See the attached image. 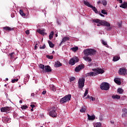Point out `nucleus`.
Instances as JSON below:
<instances>
[{"label": "nucleus", "instance_id": "f257e3e1", "mask_svg": "<svg viewBox=\"0 0 127 127\" xmlns=\"http://www.w3.org/2000/svg\"><path fill=\"white\" fill-rule=\"evenodd\" d=\"M83 53L85 56H84L83 58L85 60V61H87V62H92V59L88 56H93L96 55V53H97V51L93 49H88L85 50L83 51Z\"/></svg>", "mask_w": 127, "mask_h": 127}, {"label": "nucleus", "instance_id": "f03ea898", "mask_svg": "<svg viewBox=\"0 0 127 127\" xmlns=\"http://www.w3.org/2000/svg\"><path fill=\"white\" fill-rule=\"evenodd\" d=\"M93 71H91L89 73H87L85 74L86 77H94L99 75V74H103L105 73V70L102 68H94L92 69Z\"/></svg>", "mask_w": 127, "mask_h": 127}, {"label": "nucleus", "instance_id": "7ed1b4c3", "mask_svg": "<svg viewBox=\"0 0 127 127\" xmlns=\"http://www.w3.org/2000/svg\"><path fill=\"white\" fill-rule=\"evenodd\" d=\"M93 22L95 23H99L101 25H103V26H107V27H111V24L108 22L104 20H101L98 19H93L92 20Z\"/></svg>", "mask_w": 127, "mask_h": 127}, {"label": "nucleus", "instance_id": "20e7f679", "mask_svg": "<svg viewBox=\"0 0 127 127\" xmlns=\"http://www.w3.org/2000/svg\"><path fill=\"white\" fill-rule=\"evenodd\" d=\"M70 100H71V94H67L61 99L60 103V104H65V103L69 102Z\"/></svg>", "mask_w": 127, "mask_h": 127}, {"label": "nucleus", "instance_id": "39448f33", "mask_svg": "<svg viewBox=\"0 0 127 127\" xmlns=\"http://www.w3.org/2000/svg\"><path fill=\"white\" fill-rule=\"evenodd\" d=\"M83 3L85 4V5H86V6H88V7H91L92 9L95 12V13H98V10L97 9V8L96 7L92 5L91 4L89 3V2L87 1H83Z\"/></svg>", "mask_w": 127, "mask_h": 127}, {"label": "nucleus", "instance_id": "423d86ee", "mask_svg": "<svg viewBox=\"0 0 127 127\" xmlns=\"http://www.w3.org/2000/svg\"><path fill=\"white\" fill-rule=\"evenodd\" d=\"M79 62V59L76 56H74L72 58L70 59L69 61V64L71 66L75 65V63Z\"/></svg>", "mask_w": 127, "mask_h": 127}, {"label": "nucleus", "instance_id": "0eeeda50", "mask_svg": "<svg viewBox=\"0 0 127 127\" xmlns=\"http://www.w3.org/2000/svg\"><path fill=\"white\" fill-rule=\"evenodd\" d=\"M119 75H121L122 76H126L127 75V69L126 67H122L119 69L118 72Z\"/></svg>", "mask_w": 127, "mask_h": 127}, {"label": "nucleus", "instance_id": "6e6552de", "mask_svg": "<svg viewBox=\"0 0 127 127\" xmlns=\"http://www.w3.org/2000/svg\"><path fill=\"white\" fill-rule=\"evenodd\" d=\"M100 89H101V90H105V91H107L110 89V85L108 83L103 82L100 85Z\"/></svg>", "mask_w": 127, "mask_h": 127}, {"label": "nucleus", "instance_id": "1a4fd4ad", "mask_svg": "<svg viewBox=\"0 0 127 127\" xmlns=\"http://www.w3.org/2000/svg\"><path fill=\"white\" fill-rule=\"evenodd\" d=\"M85 86V79L82 78H79L78 80V87L82 88Z\"/></svg>", "mask_w": 127, "mask_h": 127}, {"label": "nucleus", "instance_id": "9d476101", "mask_svg": "<svg viewBox=\"0 0 127 127\" xmlns=\"http://www.w3.org/2000/svg\"><path fill=\"white\" fill-rule=\"evenodd\" d=\"M49 116L52 117V118H56L57 117V113H56L55 110L53 109L49 113Z\"/></svg>", "mask_w": 127, "mask_h": 127}, {"label": "nucleus", "instance_id": "9b49d317", "mask_svg": "<svg viewBox=\"0 0 127 127\" xmlns=\"http://www.w3.org/2000/svg\"><path fill=\"white\" fill-rule=\"evenodd\" d=\"M52 71V69H51V67L49 65H46L45 66V68L43 70V72L44 73H46L48 72H51Z\"/></svg>", "mask_w": 127, "mask_h": 127}, {"label": "nucleus", "instance_id": "f8f14e48", "mask_svg": "<svg viewBox=\"0 0 127 127\" xmlns=\"http://www.w3.org/2000/svg\"><path fill=\"white\" fill-rule=\"evenodd\" d=\"M9 111H10V107H2L1 108L2 113H8Z\"/></svg>", "mask_w": 127, "mask_h": 127}, {"label": "nucleus", "instance_id": "ddd939ff", "mask_svg": "<svg viewBox=\"0 0 127 127\" xmlns=\"http://www.w3.org/2000/svg\"><path fill=\"white\" fill-rule=\"evenodd\" d=\"M37 32L40 33V34H41V35H47V33L46 32V30L45 29H39L37 30Z\"/></svg>", "mask_w": 127, "mask_h": 127}, {"label": "nucleus", "instance_id": "4468645a", "mask_svg": "<svg viewBox=\"0 0 127 127\" xmlns=\"http://www.w3.org/2000/svg\"><path fill=\"white\" fill-rule=\"evenodd\" d=\"M70 39V38L68 37H64L62 41H61V43L60 44V46H61V45H62V44H63V43H65V41H68V40H69Z\"/></svg>", "mask_w": 127, "mask_h": 127}, {"label": "nucleus", "instance_id": "2eb2a0df", "mask_svg": "<svg viewBox=\"0 0 127 127\" xmlns=\"http://www.w3.org/2000/svg\"><path fill=\"white\" fill-rule=\"evenodd\" d=\"M84 68V66L83 65H79L78 66H76L75 68V72H79L80 70H82V69Z\"/></svg>", "mask_w": 127, "mask_h": 127}, {"label": "nucleus", "instance_id": "dca6fc26", "mask_svg": "<svg viewBox=\"0 0 127 127\" xmlns=\"http://www.w3.org/2000/svg\"><path fill=\"white\" fill-rule=\"evenodd\" d=\"M123 114H122V117L123 118H126L127 117V109L126 108H124L122 110Z\"/></svg>", "mask_w": 127, "mask_h": 127}, {"label": "nucleus", "instance_id": "f3484780", "mask_svg": "<svg viewBox=\"0 0 127 127\" xmlns=\"http://www.w3.org/2000/svg\"><path fill=\"white\" fill-rule=\"evenodd\" d=\"M2 121L3 123H10L11 119L8 117H3L2 118Z\"/></svg>", "mask_w": 127, "mask_h": 127}, {"label": "nucleus", "instance_id": "a211bd4d", "mask_svg": "<svg viewBox=\"0 0 127 127\" xmlns=\"http://www.w3.org/2000/svg\"><path fill=\"white\" fill-rule=\"evenodd\" d=\"M120 7H122V8H127V2H124L122 4L120 5Z\"/></svg>", "mask_w": 127, "mask_h": 127}, {"label": "nucleus", "instance_id": "6ab92c4d", "mask_svg": "<svg viewBox=\"0 0 127 127\" xmlns=\"http://www.w3.org/2000/svg\"><path fill=\"white\" fill-rule=\"evenodd\" d=\"M55 67H56L57 68H58V67H61V66H62V64H61V63H60V62L57 61V62H56L55 63Z\"/></svg>", "mask_w": 127, "mask_h": 127}, {"label": "nucleus", "instance_id": "aec40b11", "mask_svg": "<svg viewBox=\"0 0 127 127\" xmlns=\"http://www.w3.org/2000/svg\"><path fill=\"white\" fill-rule=\"evenodd\" d=\"M87 117L89 121H94L95 119V116H90V115L88 114Z\"/></svg>", "mask_w": 127, "mask_h": 127}, {"label": "nucleus", "instance_id": "412c9836", "mask_svg": "<svg viewBox=\"0 0 127 127\" xmlns=\"http://www.w3.org/2000/svg\"><path fill=\"white\" fill-rule=\"evenodd\" d=\"M3 28L6 31H10L12 30V28H11L9 27H7V26L4 27Z\"/></svg>", "mask_w": 127, "mask_h": 127}, {"label": "nucleus", "instance_id": "4be33fe9", "mask_svg": "<svg viewBox=\"0 0 127 127\" xmlns=\"http://www.w3.org/2000/svg\"><path fill=\"white\" fill-rule=\"evenodd\" d=\"M112 98L114 99V100H116V99L120 100V99H121V96L119 95H116L112 96Z\"/></svg>", "mask_w": 127, "mask_h": 127}, {"label": "nucleus", "instance_id": "5701e85b", "mask_svg": "<svg viewBox=\"0 0 127 127\" xmlns=\"http://www.w3.org/2000/svg\"><path fill=\"white\" fill-rule=\"evenodd\" d=\"M114 82H115L116 83V84H117L118 85H121V81H120L118 79V78L114 79Z\"/></svg>", "mask_w": 127, "mask_h": 127}, {"label": "nucleus", "instance_id": "b1692460", "mask_svg": "<svg viewBox=\"0 0 127 127\" xmlns=\"http://www.w3.org/2000/svg\"><path fill=\"white\" fill-rule=\"evenodd\" d=\"M118 94H123L124 93V89L122 88H118L117 90Z\"/></svg>", "mask_w": 127, "mask_h": 127}, {"label": "nucleus", "instance_id": "393cba45", "mask_svg": "<svg viewBox=\"0 0 127 127\" xmlns=\"http://www.w3.org/2000/svg\"><path fill=\"white\" fill-rule=\"evenodd\" d=\"M50 88L52 90V91H54V92L56 91V88H55V86H54V85H51L50 86Z\"/></svg>", "mask_w": 127, "mask_h": 127}, {"label": "nucleus", "instance_id": "a878e982", "mask_svg": "<svg viewBox=\"0 0 127 127\" xmlns=\"http://www.w3.org/2000/svg\"><path fill=\"white\" fill-rule=\"evenodd\" d=\"M80 113H85L86 112V107L83 106L80 110Z\"/></svg>", "mask_w": 127, "mask_h": 127}, {"label": "nucleus", "instance_id": "bb28decb", "mask_svg": "<svg viewBox=\"0 0 127 127\" xmlns=\"http://www.w3.org/2000/svg\"><path fill=\"white\" fill-rule=\"evenodd\" d=\"M54 35V32L52 31L51 32L50 35H49V38L50 40L52 39L53 38V36Z\"/></svg>", "mask_w": 127, "mask_h": 127}, {"label": "nucleus", "instance_id": "cd10ccee", "mask_svg": "<svg viewBox=\"0 0 127 127\" xmlns=\"http://www.w3.org/2000/svg\"><path fill=\"white\" fill-rule=\"evenodd\" d=\"M48 43H49V46H50V47H51V48H53L54 47V44H53V43L51 41H49Z\"/></svg>", "mask_w": 127, "mask_h": 127}, {"label": "nucleus", "instance_id": "c85d7f7f", "mask_svg": "<svg viewBox=\"0 0 127 127\" xmlns=\"http://www.w3.org/2000/svg\"><path fill=\"white\" fill-rule=\"evenodd\" d=\"M19 12H20V15H21V16L25 17L26 15V14H25V13H23V11L21 9L20 10Z\"/></svg>", "mask_w": 127, "mask_h": 127}, {"label": "nucleus", "instance_id": "c756f323", "mask_svg": "<svg viewBox=\"0 0 127 127\" xmlns=\"http://www.w3.org/2000/svg\"><path fill=\"white\" fill-rule=\"evenodd\" d=\"M94 127H102V124L100 123H97L95 124L94 125Z\"/></svg>", "mask_w": 127, "mask_h": 127}, {"label": "nucleus", "instance_id": "7c9ffc66", "mask_svg": "<svg viewBox=\"0 0 127 127\" xmlns=\"http://www.w3.org/2000/svg\"><path fill=\"white\" fill-rule=\"evenodd\" d=\"M39 68H40V69H42V70H43H43H44V69L45 68V66H44V64H40L39 65Z\"/></svg>", "mask_w": 127, "mask_h": 127}, {"label": "nucleus", "instance_id": "2f4dec72", "mask_svg": "<svg viewBox=\"0 0 127 127\" xmlns=\"http://www.w3.org/2000/svg\"><path fill=\"white\" fill-rule=\"evenodd\" d=\"M118 60H120V57H114L113 58V61L116 62L118 61Z\"/></svg>", "mask_w": 127, "mask_h": 127}, {"label": "nucleus", "instance_id": "473e14b6", "mask_svg": "<svg viewBox=\"0 0 127 127\" xmlns=\"http://www.w3.org/2000/svg\"><path fill=\"white\" fill-rule=\"evenodd\" d=\"M78 48L77 47L71 48V50H72L74 52H76V51H77L78 50Z\"/></svg>", "mask_w": 127, "mask_h": 127}, {"label": "nucleus", "instance_id": "72a5a7b5", "mask_svg": "<svg viewBox=\"0 0 127 127\" xmlns=\"http://www.w3.org/2000/svg\"><path fill=\"white\" fill-rule=\"evenodd\" d=\"M102 2L103 5H107V4H108V2H107L106 0H103Z\"/></svg>", "mask_w": 127, "mask_h": 127}, {"label": "nucleus", "instance_id": "f704fd0d", "mask_svg": "<svg viewBox=\"0 0 127 127\" xmlns=\"http://www.w3.org/2000/svg\"><path fill=\"white\" fill-rule=\"evenodd\" d=\"M21 109L22 110H26V109H27V108H28V107H27V105H23L22 106H21Z\"/></svg>", "mask_w": 127, "mask_h": 127}, {"label": "nucleus", "instance_id": "c9c22d12", "mask_svg": "<svg viewBox=\"0 0 127 127\" xmlns=\"http://www.w3.org/2000/svg\"><path fill=\"white\" fill-rule=\"evenodd\" d=\"M101 12L102 13H103V14H108V13L107 12V11H106L105 9L102 10Z\"/></svg>", "mask_w": 127, "mask_h": 127}, {"label": "nucleus", "instance_id": "e433bc0d", "mask_svg": "<svg viewBox=\"0 0 127 127\" xmlns=\"http://www.w3.org/2000/svg\"><path fill=\"white\" fill-rule=\"evenodd\" d=\"M47 58L48 59H53V56H49V55H47L46 56Z\"/></svg>", "mask_w": 127, "mask_h": 127}, {"label": "nucleus", "instance_id": "4c0bfd02", "mask_svg": "<svg viewBox=\"0 0 127 127\" xmlns=\"http://www.w3.org/2000/svg\"><path fill=\"white\" fill-rule=\"evenodd\" d=\"M87 95H88V89H85V92L84 94V97H86V96H87Z\"/></svg>", "mask_w": 127, "mask_h": 127}, {"label": "nucleus", "instance_id": "58836bf2", "mask_svg": "<svg viewBox=\"0 0 127 127\" xmlns=\"http://www.w3.org/2000/svg\"><path fill=\"white\" fill-rule=\"evenodd\" d=\"M74 80H75V77H71L69 79L70 82H72V81H74Z\"/></svg>", "mask_w": 127, "mask_h": 127}, {"label": "nucleus", "instance_id": "ea45409f", "mask_svg": "<svg viewBox=\"0 0 127 127\" xmlns=\"http://www.w3.org/2000/svg\"><path fill=\"white\" fill-rule=\"evenodd\" d=\"M102 44H103V45H105V46L108 45V44H107L106 42H105L104 40H102Z\"/></svg>", "mask_w": 127, "mask_h": 127}, {"label": "nucleus", "instance_id": "a19ab883", "mask_svg": "<svg viewBox=\"0 0 127 127\" xmlns=\"http://www.w3.org/2000/svg\"><path fill=\"white\" fill-rule=\"evenodd\" d=\"M17 81H18V79H12L11 80V82L12 83H15V82H17Z\"/></svg>", "mask_w": 127, "mask_h": 127}, {"label": "nucleus", "instance_id": "79ce46f5", "mask_svg": "<svg viewBox=\"0 0 127 127\" xmlns=\"http://www.w3.org/2000/svg\"><path fill=\"white\" fill-rule=\"evenodd\" d=\"M14 55V53H12L10 54V56L12 59V58H13Z\"/></svg>", "mask_w": 127, "mask_h": 127}, {"label": "nucleus", "instance_id": "37998d69", "mask_svg": "<svg viewBox=\"0 0 127 127\" xmlns=\"http://www.w3.org/2000/svg\"><path fill=\"white\" fill-rule=\"evenodd\" d=\"M39 45L38 44H36L34 46V49L36 50V49H37V47H38Z\"/></svg>", "mask_w": 127, "mask_h": 127}, {"label": "nucleus", "instance_id": "c03bdc74", "mask_svg": "<svg viewBox=\"0 0 127 127\" xmlns=\"http://www.w3.org/2000/svg\"><path fill=\"white\" fill-rule=\"evenodd\" d=\"M46 47L45 45H44L43 46L40 47V49H44Z\"/></svg>", "mask_w": 127, "mask_h": 127}, {"label": "nucleus", "instance_id": "a18cd8bd", "mask_svg": "<svg viewBox=\"0 0 127 127\" xmlns=\"http://www.w3.org/2000/svg\"><path fill=\"white\" fill-rule=\"evenodd\" d=\"M90 100H91L92 102H95V97H91Z\"/></svg>", "mask_w": 127, "mask_h": 127}, {"label": "nucleus", "instance_id": "49530a36", "mask_svg": "<svg viewBox=\"0 0 127 127\" xmlns=\"http://www.w3.org/2000/svg\"><path fill=\"white\" fill-rule=\"evenodd\" d=\"M93 96H90L89 95H88L87 97L86 98V99H91L92 98Z\"/></svg>", "mask_w": 127, "mask_h": 127}, {"label": "nucleus", "instance_id": "de8ad7c7", "mask_svg": "<svg viewBox=\"0 0 127 127\" xmlns=\"http://www.w3.org/2000/svg\"><path fill=\"white\" fill-rule=\"evenodd\" d=\"M30 107H31L32 109H33L34 108H35V105L32 104L30 105Z\"/></svg>", "mask_w": 127, "mask_h": 127}, {"label": "nucleus", "instance_id": "09e8293b", "mask_svg": "<svg viewBox=\"0 0 127 127\" xmlns=\"http://www.w3.org/2000/svg\"><path fill=\"white\" fill-rule=\"evenodd\" d=\"M25 33L27 35L29 34V30H27L25 31Z\"/></svg>", "mask_w": 127, "mask_h": 127}, {"label": "nucleus", "instance_id": "8fccbe9b", "mask_svg": "<svg viewBox=\"0 0 127 127\" xmlns=\"http://www.w3.org/2000/svg\"><path fill=\"white\" fill-rule=\"evenodd\" d=\"M118 0L119 2L120 3H123V0Z\"/></svg>", "mask_w": 127, "mask_h": 127}, {"label": "nucleus", "instance_id": "3c124183", "mask_svg": "<svg viewBox=\"0 0 127 127\" xmlns=\"http://www.w3.org/2000/svg\"><path fill=\"white\" fill-rule=\"evenodd\" d=\"M42 94L43 95H45V94H46V91L44 90L42 92Z\"/></svg>", "mask_w": 127, "mask_h": 127}, {"label": "nucleus", "instance_id": "603ef678", "mask_svg": "<svg viewBox=\"0 0 127 127\" xmlns=\"http://www.w3.org/2000/svg\"><path fill=\"white\" fill-rule=\"evenodd\" d=\"M118 25H119V27H121V26H122V23H118Z\"/></svg>", "mask_w": 127, "mask_h": 127}, {"label": "nucleus", "instance_id": "864d4df0", "mask_svg": "<svg viewBox=\"0 0 127 127\" xmlns=\"http://www.w3.org/2000/svg\"><path fill=\"white\" fill-rule=\"evenodd\" d=\"M99 14H100V15H101L102 17H105V15H104V14H102V13H100Z\"/></svg>", "mask_w": 127, "mask_h": 127}, {"label": "nucleus", "instance_id": "5fc2aeb1", "mask_svg": "<svg viewBox=\"0 0 127 127\" xmlns=\"http://www.w3.org/2000/svg\"><path fill=\"white\" fill-rule=\"evenodd\" d=\"M34 93H31V96H32V97H34Z\"/></svg>", "mask_w": 127, "mask_h": 127}, {"label": "nucleus", "instance_id": "6e6d98bb", "mask_svg": "<svg viewBox=\"0 0 127 127\" xmlns=\"http://www.w3.org/2000/svg\"><path fill=\"white\" fill-rule=\"evenodd\" d=\"M100 3H101V1L100 0L97 1V4H100Z\"/></svg>", "mask_w": 127, "mask_h": 127}, {"label": "nucleus", "instance_id": "4d7b16f0", "mask_svg": "<svg viewBox=\"0 0 127 127\" xmlns=\"http://www.w3.org/2000/svg\"><path fill=\"white\" fill-rule=\"evenodd\" d=\"M19 103H20V104H22V100H20L19 101Z\"/></svg>", "mask_w": 127, "mask_h": 127}, {"label": "nucleus", "instance_id": "13d9d810", "mask_svg": "<svg viewBox=\"0 0 127 127\" xmlns=\"http://www.w3.org/2000/svg\"><path fill=\"white\" fill-rule=\"evenodd\" d=\"M97 26H101V24H100L99 23H98L97 25Z\"/></svg>", "mask_w": 127, "mask_h": 127}, {"label": "nucleus", "instance_id": "bf43d9fd", "mask_svg": "<svg viewBox=\"0 0 127 127\" xmlns=\"http://www.w3.org/2000/svg\"><path fill=\"white\" fill-rule=\"evenodd\" d=\"M55 35H56V37H57V36H58V35L57 34H56Z\"/></svg>", "mask_w": 127, "mask_h": 127}, {"label": "nucleus", "instance_id": "052dcab7", "mask_svg": "<svg viewBox=\"0 0 127 127\" xmlns=\"http://www.w3.org/2000/svg\"><path fill=\"white\" fill-rule=\"evenodd\" d=\"M5 80H6V81H8V78H6L5 79Z\"/></svg>", "mask_w": 127, "mask_h": 127}, {"label": "nucleus", "instance_id": "680f3d73", "mask_svg": "<svg viewBox=\"0 0 127 127\" xmlns=\"http://www.w3.org/2000/svg\"><path fill=\"white\" fill-rule=\"evenodd\" d=\"M31 111L32 112H33V108H32V109H31Z\"/></svg>", "mask_w": 127, "mask_h": 127}, {"label": "nucleus", "instance_id": "e2e57ef3", "mask_svg": "<svg viewBox=\"0 0 127 127\" xmlns=\"http://www.w3.org/2000/svg\"><path fill=\"white\" fill-rule=\"evenodd\" d=\"M14 16H12V14H11V17H14Z\"/></svg>", "mask_w": 127, "mask_h": 127}, {"label": "nucleus", "instance_id": "0e129e2a", "mask_svg": "<svg viewBox=\"0 0 127 127\" xmlns=\"http://www.w3.org/2000/svg\"><path fill=\"white\" fill-rule=\"evenodd\" d=\"M4 86V87H6V84H5Z\"/></svg>", "mask_w": 127, "mask_h": 127}, {"label": "nucleus", "instance_id": "69168bd1", "mask_svg": "<svg viewBox=\"0 0 127 127\" xmlns=\"http://www.w3.org/2000/svg\"><path fill=\"white\" fill-rule=\"evenodd\" d=\"M88 66H91V64H88Z\"/></svg>", "mask_w": 127, "mask_h": 127}, {"label": "nucleus", "instance_id": "338daca9", "mask_svg": "<svg viewBox=\"0 0 127 127\" xmlns=\"http://www.w3.org/2000/svg\"><path fill=\"white\" fill-rule=\"evenodd\" d=\"M52 53H54V51H53Z\"/></svg>", "mask_w": 127, "mask_h": 127}, {"label": "nucleus", "instance_id": "774afa93", "mask_svg": "<svg viewBox=\"0 0 127 127\" xmlns=\"http://www.w3.org/2000/svg\"><path fill=\"white\" fill-rule=\"evenodd\" d=\"M19 87H20V85H19Z\"/></svg>", "mask_w": 127, "mask_h": 127}]
</instances>
